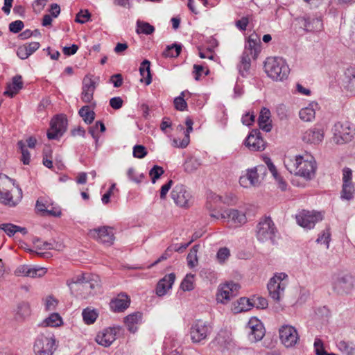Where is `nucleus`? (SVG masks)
I'll return each mask as SVG.
<instances>
[{
  "instance_id": "5701e85b",
  "label": "nucleus",
  "mask_w": 355,
  "mask_h": 355,
  "mask_svg": "<svg viewBox=\"0 0 355 355\" xmlns=\"http://www.w3.org/2000/svg\"><path fill=\"white\" fill-rule=\"evenodd\" d=\"M260 45L259 37L256 33H252L248 37L243 52H248L250 58L256 59L258 53L260 52Z\"/></svg>"
},
{
  "instance_id": "2f4dec72",
  "label": "nucleus",
  "mask_w": 355,
  "mask_h": 355,
  "mask_svg": "<svg viewBox=\"0 0 355 355\" xmlns=\"http://www.w3.org/2000/svg\"><path fill=\"white\" fill-rule=\"evenodd\" d=\"M318 108V103L312 102L309 104L307 107H305L300 110L299 112L300 118L306 122L313 121L315 116V109Z\"/></svg>"
},
{
  "instance_id": "423d86ee",
  "label": "nucleus",
  "mask_w": 355,
  "mask_h": 355,
  "mask_svg": "<svg viewBox=\"0 0 355 355\" xmlns=\"http://www.w3.org/2000/svg\"><path fill=\"white\" fill-rule=\"evenodd\" d=\"M333 291L338 295H347L355 288V279L349 274L338 275L333 277Z\"/></svg>"
},
{
  "instance_id": "c85d7f7f",
  "label": "nucleus",
  "mask_w": 355,
  "mask_h": 355,
  "mask_svg": "<svg viewBox=\"0 0 355 355\" xmlns=\"http://www.w3.org/2000/svg\"><path fill=\"white\" fill-rule=\"evenodd\" d=\"M343 85L348 92L355 95V67H350L345 70Z\"/></svg>"
},
{
  "instance_id": "4468645a",
  "label": "nucleus",
  "mask_w": 355,
  "mask_h": 355,
  "mask_svg": "<svg viewBox=\"0 0 355 355\" xmlns=\"http://www.w3.org/2000/svg\"><path fill=\"white\" fill-rule=\"evenodd\" d=\"M240 288L239 284L233 282H227L218 287L216 300L222 304L227 303L231 298L238 294Z\"/></svg>"
},
{
  "instance_id": "4be33fe9",
  "label": "nucleus",
  "mask_w": 355,
  "mask_h": 355,
  "mask_svg": "<svg viewBox=\"0 0 355 355\" xmlns=\"http://www.w3.org/2000/svg\"><path fill=\"white\" fill-rule=\"evenodd\" d=\"M298 20L300 26L306 31H319L323 27L322 20L320 18L305 16L299 18Z\"/></svg>"
},
{
  "instance_id": "5fc2aeb1",
  "label": "nucleus",
  "mask_w": 355,
  "mask_h": 355,
  "mask_svg": "<svg viewBox=\"0 0 355 355\" xmlns=\"http://www.w3.org/2000/svg\"><path fill=\"white\" fill-rule=\"evenodd\" d=\"M252 307V299H248L245 297H241L239 302V312L247 311Z\"/></svg>"
},
{
  "instance_id": "58836bf2",
  "label": "nucleus",
  "mask_w": 355,
  "mask_h": 355,
  "mask_svg": "<svg viewBox=\"0 0 355 355\" xmlns=\"http://www.w3.org/2000/svg\"><path fill=\"white\" fill-rule=\"evenodd\" d=\"M193 131V126L187 127V130L184 131V137L180 140L174 139L173 141V145L177 148H186L190 141L189 134Z\"/></svg>"
},
{
  "instance_id": "f3484780",
  "label": "nucleus",
  "mask_w": 355,
  "mask_h": 355,
  "mask_svg": "<svg viewBox=\"0 0 355 355\" xmlns=\"http://www.w3.org/2000/svg\"><path fill=\"white\" fill-rule=\"evenodd\" d=\"M67 120L60 115L54 117L51 121V130L47 132L49 139H55L61 137L66 130Z\"/></svg>"
},
{
  "instance_id": "680f3d73",
  "label": "nucleus",
  "mask_w": 355,
  "mask_h": 355,
  "mask_svg": "<svg viewBox=\"0 0 355 355\" xmlns=\"http://www.w3.org/2000/svg\"><path fill=\"white\" fill-rule=\"evenodd\" d=\"M252 306L258 309H266L268 306V300L263 297H254L252 299Z\"/></svg>"
},
{
  "instance_id": "cd10ccee",
  "label": "nucleus",
  "mask_w": 355,
  "mask_h": 355,
  "mask_svg": "<svg viewBox=\"0 0 355 355\" xmlns=\"http://www.w3.org/2000/svg\"><path fill=\"white\" fill-rule=\"evenodd\" d=\"M23 81L21 75H16L12 79V83H8L3 95L12 98L23 88Z\"/></svg>"
},
{
  "instance_id": "4d7b16f0",
  "label": "nucleus",
  "mask_w": 355,
  "mask_h": 355,
  "mask_svg": "<svg viewBox=\"0 0 355 355\" xmlns=\"http://www.w3.org/2000/svg\"><path fill=\"white\" fill-rule=\"evenodd\" d=\"M164 172V169L161 166L155 165L149 172V175L152 178V182L155 183L156 180L160 178Z\"/></svg>"
},
{
  "instance_id": "f03ea898",
  "label": "nucleus",
  "mask_w": 355,
  "mask_h": 355,
  "mask_svg": "<svg viewBox=\"0 0 355 355\" xmlns=\"http://www.w3.org/2000/svg\"><path fill=\"white\" fill-rule=\"evenodd\" d=\"M22 198V191L15 185V180L6 175H0V202L9 207H15Z\"/></svg>"
},
{
  "instance_id": "f8f14e48",
  "label": "nucleus",
  "mask_w": 355,
  "mask_h": 355,
  "mask_svg": "<svg viewBox=\"0 0 355 355\" xmlns=\"http://www.w3.org/2000/svg\"><path fill=\"white\" fill-rule=\"evenodd\" d=\"M322 218L321 213L307 210H302L296 216L297 224L307 230L313 228L315 223L322 220Z\"/></svg>"
},
{
  "instance_id": "603ef678",
  "label": "nucleus",
  "mask_w": 355,
  "mask_h": 355,
  "mask_svg": "<svg viewBox=\"0 0 355 355\" xmlns=\"http://www.w3.org/2000/svg\"><path fill=\"white\" fill-rule=\"evenodd\" d=\"M230 257V251L226 247L220 248L216 254V259L220 264L225 263Z\"/></svg>"
},
{
  "instance_id": "a211bd4d",
  "label": "nucleus",
  "mask_w": 355,
  "mask_h": 355,
  "mask_svg": "<svg viewBox=\"0 0 355 355\" xmlns=\"http://www.w3.org/2000/svg\"><path fill=\"white\" fill-rule=\"evenodd\" d=\"M171 195L176 205L180 207H187L189 205L191 195L184 185H176L173 189Z\"/></svg>"
},
{
  "instance_id": "c756f323",
  "label": "nucleus",
  "mask_w": 355,
  "mask_h": 355,
  "mask_svg": "<svg viewBox=\"0 0 355 355\" xmlns=\"http://www.w3.org/2000/svg\"><path fill=\"white\" fill-rule=\"evenodd\" d=\"M270 111L266 107L261 110L258 119L259 128L263 131L268 132L272 129V121L270 119Z\"/></svg>"
},
{
  "instance_id": "9b49d317",
  "label": "nucleus",
  "mask_w": 355,
  "mask_h": 355,
  "mask_svg": "<svg viewBox=\"0 0 355 355\" xmlns=\"http://www.w3.org/2000/svg\"><path fill=\"white\" fill-rule=\"evenodd\" d=\"M210 332L211 327L207 322L196 320L190 329L191 339L193 343H200L206 339Z\"/></svg>"
},
{
  "instance_id": "aec40b11",
  "label": "nucleus",
  "mask_w": 355,
  "mask_h": 355,
  "mask_svg": "<svg viewBox=\"0 0 355 355\" xmlns=\"http://www.w3.org/2000/svg\"><path fill=\"white\" fill-rule=\"evenodd\" d=\"M119 331V328L116 327L105 329L97 334L96 341L102 346L109 347L116 340V334Z\"/></svg>"
},
{
  "instance_id": "37998d69",
  "label": "nucleus",
  "mask_w": 355,
  "mask_h": 355,
  "mask_svg": "<svg viewBox=\"0 0 355 355\" xmlns=\"http://www.w3.org/2000/svg\"><path fill=\"white\" fill-rule=\"evenodd\" d=\"M155 31L153 26L148 22L137 21V33L138 34L150 35Z\"/></svg>"
},
{
  "instance_id": "20e7f679",
  "label": "nucleus",
  "mask_w": 355,
  "mask_h": 355,
  "mask_svg": "<svg viewBox=\"0 0 355 355\" xmlns=\"http://www.w3.org/2000/svg\"><path fill=\"white\" fill-rule=\"evenodd\" d=\"M288 277L284 272L276 273L268 283L270 297L276 302H279L284 295L288 285Z\"/></svg>"
},
{
  "instance_id": "bf43d9fd",
  "label": "nucleus",
  "mask_w": 355,
  "mask_h": 355,
  "mask_svg": "<svg viewBox=\"0 0 355 355\" xmlns=\"http://www.w3.org/2000/svg\"><path fill=\"white\" fill-rule=\"evenodd\" d=\"M330 236L331 234L329 232V229L327 228L325 230L322 231V232L319 235L318 238L316 240V242L320 243H325L327 245V248H329Z\"/></svg>"
},
{
  "instance_id": "6ab92c4d",
  "label": "nucleus",
  "mask_w": 355,
  "mask_h": 355,
  "mask_svg": "<svg viewBox=\"0 0 355 355\" xmlns=\"http://www.w3.org/2000/svg\"><path fill=\"white\" fill-rule=\"evenodd\" d=\"M245 145L253 151H261L265 149L266 142L261 136L259 130H252L245 140Z\"/></svg>"
},
{
  "instance_id": "39448f33",
  "label": "nucleus",
  "mask_w": 355,
  "mask_h": 355,
  "mask_svg": "<svg viewBox=\"0 0 355 355\" xmlns=\"http://www.w3.org/2000/svg\"><path fill=\"white\" fill-rule=\"evenodd\" d=\"M266 171L267 168L264 165H259L248 169L246 173L240 177L239 184L245 188L257 187L261 184Z\"/></svg>"
},
{
  "instance_id": "69168bd1",
  "label": "nucleus",
  "mask_w": 355,
  "mask_h": 355,
  "mask_svg": "<svg viewBox=\"0 0 355 355\" xmlns=\"http://www.w3.org/2000/svg\"><path fill=\"white\" fill-rule=\"evenodd\" d=\"M174 106L176 110L184 111L187 108V103L183 96H178L174 99Z\"/></svg>"
},
{
  "instance_id": "6e6552de",
  "label": "nucleus",
  "mask_w": 355,
  "mask_h": 355,
  "mask_svg": "<svg viewBox=\"0 0 355 355\" xmlns=\"http://www.w3.org/2000/svg\"><path fill=\"white\" fill-rule=\"evenodd\" d=\"M333 141L336 144L349 142L355 135V129L349 122H337L333 128Z\"/></svg>"
},
{
  "instance_id": "a18cd8bd",
  "label": "nucleus",
  "mask_w": 355,
  "mask_h": 355,
  "mask_svg": "<svg viewBox=\"0 0 355 355\" xmlns=\"http://www.w3.org/2000/svg\"><path fill=\"white\" fill-rule=\"evenodd\" d=\"M199 248V245H193L187 255V259L190 268H193L198 263L197 253Z\"/></svg>"
},
{
  "instance_id": "ea45409f",
  "label": "nucleus",
  "mask_w": 355,
  "mask_h": 355,
  "mask_svg": "<svg viewBox=\"0 0 355 355\" xmlns=\"http://www.w3.org/2000/svg\"><path fill=\"white\" fill-rule=\"evenodd\" d=\"M79 115L83 118L84 121L87 123H92L95 119V113L94 111L89 110L87 105L81 107L78 112Z\"/></svg>"
},
{
  "instance_id": "1a4fd4ad",
  "label": "nucleus",
  "mask_w": 355,
  "mask_h": 355,
  "mask_svg": "<svg viewBox=\"0 0 355 355\" xmlns=\"http://www.w3.org/2000/svg\"><path fill=\"white\" fill-rule=\"evenodd\" d=\"M257 238L261 242L272 241L276 232L275 224L270 218L261 220L257 226Z\"/></svg>"
},
{
  "instance_id": "052dcab7",
  "label": "nucleus",
  "mask_w": 355,
  "mask_h": 355,
  "mask_svg": "<svg viewBox=\"0 0 355 355\" xmlns=\"http://www.w3.org/2000/svg\"><path fill=\"white\" fill-rule=\"evenodd\" d=\"M98 128H100V131L102 132H105L106 130L104 123L101 121H96L94 125L89 127V133L92 135V137L97 136L96 132Z\"/></svg>"
},
{
  "instance_id": "7c9ffc66",
  "label": "nucleus",
  "mask_w": 355,
  "mask_h": 355,
  "mask_svg": "<svg viewBox=\"0 0 355 355\" xmlns=\"http://www.w3.org/2000/svg\"><path fill=\"white\" fill-rule=\"evenodd\" d=\"M231 341V338L228 334L227 332L222 331L216 336L211 344L213 347H217L218 350L223 351L228 347Z\"/></svg>"
},
{
  "instance_id": "a19ab883",
  "label": "nucleus",
  "mask_w": 355,
  "mask_h": 355,
  "mask_svg": "<svg viewBox=\"0 0 355 355\" xmlns=\"http://www.w3.org/2000/svg\"><path fill=\"white\" fill-rule=\"evenodd\" d=\"M62 322V318L58 313H52L42 322L44 327H55L60 326Z\"/></svg>"
},
{
  "instance_id": "3c124183",
  "label": "nucleus",
  "mask_w": 355,
  "mask_h": 355,
  "mask_svg": "<svg viewBox=\"0 0 355 355\" xmlns=\"http://www.w3.org/2000/svg\"><path fill=\"white\" fill-rule=\"evenodd\" d=\"M17 146L21 150V160L23 162V164H26V165L29 164L30 160H31L30 153L26 148L25 144L23 142V141H18Z\"/></svg>"
},
{
  "instance_id": "2eb2a0df",
  "label": "nucleus",
  "mask_w": 355,
  "mask_h": 355,
  "mask_svg": "<svg viewBox=\"0 0 355 355\" xmlns=\"http://www.w3.org/2000/svg\"><path fill=\"white\" fill-rule=\"evenodd\" d=\"M248 330V339L252 343L261 340L265 335V329L261 322L256 318H252L246 327Z\"/></svg>"
},
{
  "instance_id": "bb28decb",
  "label": "nucleus",
  "mask_w": 355,
  "mask_h": 355,
  "mask_svg": "<svg viewBox=\"0 0 355 355\" xmlns=\"http://www.w3.org/2000/svg\"><path fill=\"white\" fill-rule=\"evenodd\" d=\"M130 302V300L128 296L121 294L110 302V306L114 312H123L129 306Z\"/></svg>"
},
{
  "instance_id": "0eeeda50",
  "label": "nucleus",
  "mask_w": 355,
  "mask_h": 355,
  "mask_svg": "<svg viewBox=\"0 0 355 355\" xmlns=\"http://www.w3.org/2000/svg\"><path fill=\"white\" fill-rule=\"evenodd\" d=\"M73 284L76 285L79 289L88 291L89 294L95 293L101 287L100 278L95 275L77 276L68 284L71 288Z\"/></svg>"
},
{
  "instance_id": "9d476101",
  "label": "nucleus",
  "mask_w": 355,
  "mask_h": 355,
  "mask_svg": "<svg viewBox=\"0 0 355 355\" xmlns=\"http://www.w3.org/2000/svg\"><path fill=\"white\" fill-rule=\"evenodd\" d=\"M55 340L53 337L40 335L36 338L33 350L36 355H53Z\"/></svg>"
},
{
  "instance_id": "09e8293b",
  "label": "nucleus",
  "mask_w": 355,
  "mask_h": 355,
  "mask_svg": "<svg viewBox=\"0 0 355 355\" xmlns=\"http://www.w3.org/2000/svg\"><path fill=\"white\" fill-rule=\"evenodd\" d=\"M354 192V186L352 183H343L341 191V198L345 200H350L353 198Z\"/></svg>"
},
{
  "instance_id": "b1692460",
  "label": "nucleus",
  "mask_w": 355,
  "mask_h": 355,
  "mask_svg": "<svg viewBox=\"0 0 355 355\" xmlns=\"http://www.w3.org/2000/svg\"><path fill=\"white\" fill-rule=\"evenodd\" d=\"M324 139V130L322 128L314 127L307 130L302 136L304 141L318 144Z\"/></svg>"
},
{
  "instance_id": "0e129e2a",
  "label": "nucleus",
  "mask_w": 355,
  "mask_h": 355,
  "mask_svg": "<svg viewBox=\"0 0 355 355\" xmlns=\"http://www.w3.org/2000/svg\"><path fill=\"white\" fill-rule=\"evenodd\" d=\"M24 26V22L21 20H16L9 24V31L13 33H18Z\"/></svg>"
},
{
  "instance_id": "8fccbe9b",
  "label": "nucleus",
  "mask_w": 355,
  "mask_h": 355,
  "mask_svg": "<svg viewBox=\"0 0 355 355\" xmlns=\"http://www.w3.org/2000/svg\"><path fill=\"white\" fill-rule=\"evenodd\" d=\"M127 175L131 181L137 184L141 183L145 178L144 173H137L135 169L132 167L128 168Z\"/></svg>"
},
{
  "instance_id": "79ce46f5",
  "label": "nucleus",
  "mask_w": 355,
  "mask_h": 355,
  "mask_svg": "<svg viewBox=\"0 0 355 355\" xmlns=\"http://www.w3.org/2000/svg\"><path fill=\"white\" fill-rule=\"evenodd\" d=\"M82 315L83 320L87 324H93L98 317L97 312L94 309H90L89 308L85 309L83 311Z\"/></svg>"
},
{
  "instance_id": "6e6d98bb",
  "label": "nucleus",
  "mask_w": 355,
  "mask_h": 355,
  "mask_svg": "<svg viewBox=\"0 0 355 355\" xmlns=\"http://www.w3.org/2000/svg\"><path fill=\"white\" fill-rule=\"evenodd\" d=\"M314 347L317 355H337L334 353H327L324 350L323 347V343L320 338L315 339Z\"/></svg>"
},
{
  "instance_id": "e433bc0d",
  "label": "nucleus",
  "mask_w": 355,
  "mask_h": 355,
  "mask_svg": "<svg viewBox=\"0 0 355 355\" xmlns=\"http://www.w3.org/2000/svg\"><path fill=\"white\" fill-rule=\"evenodd\" d=\"M182 45L180 44H173L166 47L162 53L164 58H177L181 53Z\"/></svg>"
},
{
  "instance_id": "412c9836",
  "label": "nucleus",
  "mask_w": 355,
  "mask_h": 355,
  "mask_svg": "<svg viewBox=\"0 0 355 355\" xmlns=\"http://www.w3.org/2000/svg\"><path fill=\"white\" fill-rule=\"evenodd\" d=\"M96 87V83L92 78L86 76L83 78L81 93V99L83 102L87 103L92 102Z\"/></svg>"
},
{
  "instance_id": "864d4df0",
  "label": "nucleus",
  "mask_w": 355,
  "mask_h": 355,
  "mask_svg": "<svg viewBox=\"0 0 355 355\" xmlns=\"http://www.w3.org/2000/svg\"><path fill=\"white\" fill-rule=\"evenodd\" d=\"M46 272V269L45 268L33 267L29 266L28 277L32 278L41 277L44 276Z\"/></svg>"
},
{
  "instance_id": "72a5a7b5",
  "label": "nucleus",
  "mask_w": 355,
  "mask_h": 355,
  "mask_svg": "<svg viewBox=\"0 0 355 355\" xmlns=\"http://www.w3.org/2000/svg\"><path fill=\"white\" fill-rule=\"evenodd\" d=\"M251 58L248 52H243L241 58V63L238 66L239 73L245 77L249 73Z\"/></svg>"
},
{
  "instance_id": "13d9d810",
  "label": "nucleus",
  "mask_w": 355,
  "mask_h": 355,
  "mask_svg": "<svg viewBox=\"0 0 355 355\" xmlns=\"http://www.w3.org/2000/svg\"><path fill=\"white\" fill-rule=\"evenodd\" d=\"M17 225L12 223H3L0 225V230L4 231L8 236H12L17 233Z\"/></svg>"
},
{
  "instance_id": "338daca9",
  "label": "nucleus",
  "mask_w": 355,
  "mask_h": 355,
  "mask_svg": "<svg viewBox=\"0 0 355 355\" xmlns=\"http://www.w3.org/2000/svg\"><path fill=\"white\" fill-rule=\"evenodd\" d=\"M90 17V13L88 10H80L77 15L75 21L79 24L85 23Z\"/></svg>"
},
{
  "instance_id": "dca6fc26",
  "label": "nucleus",
  "mask_w": 355,
  "mask_h": 355,
  "mask_svg": "<svg viewBox=\"0 0 355 355\" xmlns=\"http://www.w3.org/2000/svg\"><path fill=\"white\" fill-rule=\"evenodd\" d=\"M279 338L286 347L294 346L299 340L297 330L291 325H284L279 329Z\"/></svg>"
},
{
  "instance_id": "a878e982",
  "label": "nucleus",
  "mask_w": 355,
  "mask_h": 355,
  "mask_svg": "<svg viewBox=\"0 0 355 355\" xmlns=\"http://www.w3.org/2000/svg\"><path fill=\"white\" fill-rule=\"evenodd\" d=\"M175 279V275L174 273L166 275L158 282L156 287V294L159 297L166 295L167 291L172 288Z\"/></svg>"
},
{
  "instance_id": "e2e57ef3",
  "label": "nucleus",
  "mask_w": 355,
  "mask_h": 355,
  "mask_svg": "<svg viewBox=\"0 0 355 355\" xmlns=\"http://www.w3.org/2000/svg\"><path fill=\"white\" fill-rule=\"evenodd\" d=\"M147 155L146 148L142 145H136L133 148V156L135 157L141 159Z\"/></svg>"
},
{
  "instance_id": "ddd939ff",
  "label": "nucleus",
  "mask_w": 355,
  "mask_h": 355,
  "mask_svg": "<svg viewBox=\"0 0 355 355\" xmlns=\"http://www.w3.org/2000/svg\"><path fill=\"white\" fill-rule=\"evenodd\" d=\"M88 235L97 241L107 245L113 244L114 241L113 229L109 226H103L90 230Z\"/></svg>"
},
{
  "instance_id": "473e14b6",
  "label": "nucleus",
  "mask_w": 355,
  "mask_h": 355,
  "mask_svg": "<svg viewBox=\"0 0 355 355\" xmlns=\"http://www.w3.org/2000/svg\"><path fill=\"white\" fill-rule=\"evenodd\" d=\"M141 320V313L136 312L128 315L124 318V322L130 332L135 333L137 328V324Z\"/></svg>"
},
{
  "instance_id": "393cba45",
  "label": "nucleus",
  "mask_w": 355,
  "mask_h": 355,
  "mask_svg": "<svg viewBox=\"0 0 355 355\" xmlns=\"http://www.w3.org/2000/svg\"><path fill=\"white\" fill-rule=\"evenodd\" d=\"M220 215L221 218L227 219L228 222H232L235 225H240L246 222L245 215L236 209H227Z\"/></svg>"
},
{
  "instance_id": "f704fd0d",
  "label": "nucleus",
  "mask_w": 355,
  "mask_h": 355,
  "mask_svg": "<svg viewBox=\"0 0 355 355\" xmlns=\"http://www.w3.org/2000/svg\"><path fill=\"white\" fill-rule=\"evenodd\" d=\"M266 164H267L268 168L272 173V176L278 182L279 187L282 191H285L287 187L286 182L280 177L275 166L272 164L269 158H268L266 161Z\"/></svg>"
},
{
  "instance_id": "f257e3e1",
  "label": "nucleus",
  "mask_w": 355,
  "mask_h": 355,
  "mask_svg": "<svg viewBox=\"0 0 355 355\" xmlns=\"http://www.w3.org/2000/svg\"><path fill=\"white\" fill-rule=\"evenodd\" d=\"M284 165L291 173L302 177L306 180L312 179L315 175V162L311 156L306 155V158L301 155L294 158L287 157L284 160Z\"/></svg>"
},
{
  "instance_id": "7ed1b4c3",
  "label": "nucleus",
  "mask_w": 355,
  "mask_h": 355,
  "mask_svg": "<svg viewBox=\"0 0 355 355\" xmlns=\"http://www.w3.org/2000/svg\"><path fill=\"white\" fill-rule=\"evenodd\" d=\"M264 69L268 76L275 80L286 79L290 72V69L282 58H268L264 63Z\"/></svg>"
},
{
  "instance_id": "774afa93",
  "label": "nucleus",
  "mask_w": 355,
  "mask_h": 355,
  "mask_svg": "<svg viewBox=\"0 0 355 355\" xmlns=\"http://www.w3.org/2000/svg\"><path fill=\"white\" fill-rule=\"evenodd\" d=\"M49 205L47 200L38 199L36 202L35 208L38 211L45 213Z\"/></svg>"
},
{
  "instance_id": "c03bdc74",
  "label": "nucleus",
  "mask_w": 355,
  "mask_h": 355,
  "mask_svg": "<svg viewBox=\"0 0 355 355\" xmlns=\"http://www.w3.org/2000/svg\"><path fill=\"white\" fill-rule=\"evenodd\" d=\"M31 315V308L28 303L21 302L19 304L17 309L16 316L17 319H24L26 317Z\"/></svg>"
},
{
  "instance_id": "c9c22d12",
  "label": "nucleus",
  "mask_w": 355,
  "mask_h": 355,
  "mask_svg": "<svg viewBox=\"0 0 355 355\" xmlns=\"http://www.w3.org/2000/svg\"><path fill=\"white\" fill-rule=\"evenodd\" d=\"M150 62L148 60H144L140 65L139 73L141 76L145 79V83L148 85L152 82V77L150 73Z\"/></svg>"
},
{
  "instance_id": "4c0bfd02",
  "label": "nucleus",
  "mask_w": 355,
  "mask_h": 355,
  "mask_svg": "<svg viewBox=\"0 0 355 355\" xmlns=\"http://www.w3.org/2000/svg\"><path fill=\"white\" fill-rule=\"evenodd\" d=\"M336 346L345 355H354L355 354V345L352 342L340 340L337 343Z\"/></svg>"
},
{
  "instance_id": "49530a36",
  "label": "nucleus",
  "mask_w": 355,
  "mask_h": 355,
  "mask_svg": "<svg viewBox=\"0 0 355 355\" xmlns=\"http://www.w3.org/2000/svg\"><path fill=\"white\" fill-rule=\"evenodd\" d=\"M200 163L196 158H189L184 164V169L187 173H192L200 166Z\"/></svg>"
},
{
  "instance_id": "de8ad7c7",
  "label": "nucleus",
  "mask_w": 355,
  "mask_h": 355,
  "mask_svg": "<svg viewBox=\"0 0 355 355\" xmlns=\"http://www.w3.org/2000/svg\"><path fill=\"white\" fill-rule=\"evenodd\" d=\"M194 275L187 274L182 280L180 287L184 291H190L194 288L193 286Z\"/></svg>"
}]
</instances>
